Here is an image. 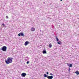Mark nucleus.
Listing matches in <instances>:
<instances>
[{
  "label": "nucleus",
  "instance_id": "f257e3e1",
  "mask_svg": "<svg viewBox=\"0 0 79 79\" xmlns=\"http://www.w3.org/2000/svg\"><path fill=\"white\" fill-rule=\"evenodd\" d=\"M13 58H11V57H9L7 59V60H5V63L7 64H10V63H11L13 62Z\"/></svg>",
  "mask_w": 79,
  "mask_h": 79
},
{
  "label": "nucleus",
  "instance_id": "f03ea898",
  "mask_svg": "<svg viewBox=\"0 0 79 79\" xmlns=\"http://www.w3.org/2000/svg\"><path fill=\"white\" fill-rule=\"evenodd\" d=\"M7 48L6 47V46H3V47H2V49H1V50H2L3 52H6V49Z\"/></svg>",
  "mask_w": 79,
  "mask_h": 79
},
{
  "label": "nucleus",
  "instance_id": "7ed1b4c3",
  "mask_svg": "<svg viewBox=\"0 0 79 79\" xmlns=\"http://www.w3.org/2000/svg\"><path fill=\"white\" fill-rule=\"evenodd\" d=\"M18 35L19 37H20V36H22V37H24V34L22 33H20L19 34H18Z\"/></svg>",
  "mask_w": 79,
  "mask_h": 79
},
{
  "label": "nucleus",
  "instance_id": "20e7f679",
  "mask_svg": "<svg viewBox=\"0 0 79 79\" xmlns=\"http://www.w3.org/2000/svg\"><path fill=\"white\" fill-rule=\"evenodd\" d=\"M22 76H23V77H25V76H26V73H23L21 74Z\"/></svg>",
  "mask_w": 79,
  "mask_h": 79
},
{
  "label": "nucleus",
  "instance_id": "39448f33",
  "mask_svg": "<svg viewBox=\"0 0 79 79\" xmlns=\"http://www.w3.org/2000/svg\"><path fill=\"white\" fill-rule=\"evenodd\" d=\"M35 29L34 27H32L31 29V31H32V32H34V31H35Z\"/></svg>",
  "mask_w": 79,
  "mask_h": 79
},
{
  "label": "nucleus",
  "instance_id": "423d86ee",
  "mask_svg": "<svg viewBox=\"0 0 79 79\" xmlns=\"http://www.w3.org/2000/svg\"><path fill=\"white\" fill-rule=\"evenodd\" d=\"M29 44V42L27 41H26L25 42L24 45H25V46H26V45H28Z\"/></svg>",
  "mask_w": 79,
  "mask_h": 79
},
{
  "label": "nucleus",
  "instance_id": "0eeeda50",
  "mask_svg": "<svg viewBox=\"0 0 79 79\" xmlns=\"http://www.w3.org/2000/svg\"><path fill=\"white\" fill-rule=\"evenodd\" d=\"M48 79H52L53 78V76H48Z\"/></svg>",
  "mask_w": 79,
  "mask_h": 79
},
{
  "label": "nucleus",
  "instance_id": "6e6552de",
  "mask_svg": "<svg viewBox=\"0 0 79 79\" xmlns=\"http://www.w3.org/2000/svg\"><path fill=\"white\" fill-rule=\"evenodd\" d=\"M75 73H76L77 75H79V72L78 71H76Z\"/></svg>",
  "mask_w": 79,
  "mask_h": 79
},
{
  "label": "nucleus",
  "instance_id": "1a4fd4ad",
  "mask_svg": "<svg viewBox=\"0 0 79 79\" xmlns=\"http://www.w3.org/2000/svg\"><path fill=\"white\" fill-rule=\"evenodd\" d=\"M43 54H45L47 53V52L45 50H43Z\"/></svg>",
  "mask_w": 79,
  "mask_h": 79
},
{
  "label": "nucleus",
  "instance_id": "9d476101",
  "mask_svg": "<svg viewBox=\"0 0 79 79\" xmlns=\"http://www.w3.org/2000/svg\"><path fill=\"white\" fill-rule=\"evenodd\" d=\"M48 75H47L46 74H44V77H47L48 78Z\"/></svg>",
  "mask_w": 79,
  "mask_h": 79
},
{
  "label": "nucleus",
  "instance_id": "9b49d317",
  "mask_svg": "<svg viewBox=\"0 0 79 79\" xmlns=\"http://www.w3.org/2000/svg\"><path fill=\"white\" fill-rule=\"evenodd\" d=\"M48 47L49 48H51L52 47V44H50L49 45Z\"/></svg>",
  "mask_w": 79,
  "mask_h": 79
},
{
  "label": "nucleus",
  "instance_id": "f8f14e48",
  "mask_svg": "<svg viewBox=\"0 0 79 79\" xmlns=\"http://www.w3.org/2000/svg\"><path fill=\"white\" fill-rule=\"evenodd\" d=\"M56 38L57 41V42H58V41H59V40L58 39V38H57V36H56Z\"/></svg>",
  "mask_w": 79,
  "mask_h": 79
},
{
  "label": "nucleus",
  "instance_id": "ddd939ff",
  "mask_svg": "<svg viewBox=\"0 0 79 79\" xmlns=\"http://www.w3.org/2000/svg\"><path fill=\"white\" fill-rule=\"evenodd\" d=\"M72 64H70L69 65V68H70L71 67H72Z\"/></svg>",
  "mask_w": 79,
  "mask_h": 79
},
{
  "label": "nucleus",
  "instance_id": "4468645a",
  "mask_svg": "<svg viewBox=\"0 0 79 79\" xmlns=\"http://www.w3.org/2000/svg\"><path fill=\"white\" fill-rule=\"evenodd\" d=\"M70 71H71V69H70V68H69V73H70Z\"/></svg>",
  "mask_w": 79,
  "mask_h": 79
},
{
  "label": "nucleus",
  "instance_id": "2eb2a0df",
  "mask_svg": "<svg viewBox=\"0 0 79 79\" xmlns=\"http://www.w3.org/2000/svg\"><path fill=\"white\" fill-rule=\"evenodd\" d=\"M57 43L58 44H61L60 43H61V41H59V42H58Z\"/></svg>",
  "mask_w": 79,
  "mask_h": 79
},
{
  "label": "nucleus",
  "instance_id": "dca6fc26",
  "mask_svg": "<svg viewBox=\"0 0 79 79\" xmlns=\"http://www.w3.org/2000/svg\"><path fill=\"white\" fill-rule=\"evenodd\" d=\"M29 61H27V64H29Z\"/></svg>",
  "mask_w": 79,
  "mask_h": 79
},
{
  "label": "nucleus",
  "instance_id": "f3484780",
  "mask_svg": "<svg viewBox=\"0 0 79 79\" xmlns=\"http://www.w3.org/2000/svg\"><path fill=\"white\" fill-rule=\"evenodd\" d=\"M67 65H68V66H69V64H68V63H67Z\"/></svg>",
  "mask_w": 79,
  "mask_h": 79
},
{
  "label": "nucleus",
  "instance_id": "a211bd4d",
  "mask_svg": "<svg viewBox=\"0 0 79 79\" xmlns=\"http://www.w3.org/2000/svg\"><path fill=\"white\" fill-rule=\"evenodd\" d=\"M6 19H8V16H6Z\"/></svg>",
  "mask_w": 79,
  "mask_h": 79
},
{
  "label": "nucleus",
  "instance_id": "6ab92c4d",
  "mask_svg": "<svg viewBox=\"0 0 79 79\" xmlns=\"http://www.w3.org/2000/svg\"><path fill=\"white\" fill-rule=\"evenodd\" d=\"M2 25H3V26L4 27L5 26V24H4V23H3L2 24Z\"/></svg>",
  "mask_w": 79,
  "mask_h": 79
},
{
  "label": "nucleus",
  "instance_id": "aec40b11",
  "mask_svg": "<svg viewBox=\"0 0 79 79\" xmlns=\"http://www.w3.org/2000/svg\"><path fill=\"white\" fill-rule=\"evenodd\" d=\"M50 75H53V74L52 73H50Z\"/></svg>",
  "mask_w": 79,
  "mask_h": 79
},
{
  "label": "nucleus",
  "instance_id": "412c9836",
  "mask_svg": "<svg viewBox=\"0 0 79 79\" xmlns=\"http://www.w3.org/2000/svg\"><path fill=\"white\" fill-rule=\"evenodd\" d=\"M47 74H48V72H47Z\"/></svg>",
  "mask_w": 79,
  "mask_h": 79
},
{
  "label": "nucleus",
  "instance_id": "4be33fe9",
  "mask_svg": "<svg viewBox=\"0 0 79 79\" xmlns=\"http://www.w3.org/2000/svg\"><path fill=\"white\" fill-rule=\"evenodd\" d=\"M60 1H63V0H60Z\"/></svg>",
  "mask_w": 79,
  "mask_h": 79
}]
</instances>
